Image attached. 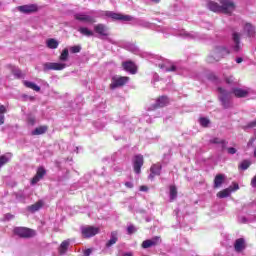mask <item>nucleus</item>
<instances>
[{
    "instance_id": "47",
    "label": "nucleus",
    "mask_w": 256,
    "mask_h": 256,
    "mask_svg": "<svg viewBox=\"0 0 256 256\" xmlns=\"http://www.w3.org/2000/svg\"><path fill=\"white\" fill-rule=\"evenodd\" d=\"M226 83H233V77L227 78Z\"/></svg>"
},
{
    "instance_id": "9",
    "label": "nucleus",
    "mask_w": 256,
    "mask_h": 256,
    "mask_svg": "<svg viewBox=\"0 0 256 256\" xmlns=\"http://www.w3.org/2000/svg\"><path fill=\"white\" fill-rule=\"evenodd\" d=\"M161 243V237L155 236L151 239L142 242V249H149V247H155Z\"/></svg>"
},
{
    "instance_id": "13",
    "label": "nucleus",
    "mask_w": 256,
    "mask_h": 256,
    "mask_svg": "<svg viewBox=\"0 0 256 256\" xmlns=\"http://www.w3.org/2000/svg\"><path fill=\"white\" fill-rule=\"evenodd\" d=\"M122 65H123L124 71L131 73V75H135V73H137V66L135 65V63L128 61V62H124Z\"/></svg>"
},
{
    "instance_id": "3",
    "label": "nucleus",
    "mask_w": 256,
    "mask_h": 256,
    "mask_svg": "<svg viewBox=\"0 0 256 256\" xmlns=\"http://www.w3.org/2000/svg\"><path fill=\"white\" fill-rule=\"evenodd\" d=\"M229 49H227L226 47H218L215 49L213 56H210L208 58V62L209 63H215V61H221V59H223V57H227V55H229Z\"/></svg>"
},
{
    "instance_id": "26",
    "label": "nucleus",
    "mask_w": 256,
    "mask_h": 256,
    "mask_svg": "<svg viewBox=\"0 0 256 256\" xmlns=\"http://www.w3.org/2000/svg\"><path fill=\"white\" fill-rule=\"evenodd\" d=\"M25 87H28V89H33V91H41V88L37 86V84L29 81H24Z\"/></svg>"
},
{
    "instance_id": "5",
    "label": "nucleus",
    "mask_w": 256,
    "mask_h": 256,
    "mask_svg": "<svg viewBox=\"0 0 256 256\" xmlns=\"http://www.w3.org/2000/svg\"><path fill=\"white\" fill-rule=\"evenodd\" d=\"M67 67L65 63L47 62L44 64V71H63Z\"/></svg>"
},
{
    "instance_id": "48",
    "label": "nucleus",
    "mask_w": 256,
    "mask_h": 256,
    "mask_svg": "<svg viewBox=\"0 0 256 256\" xmlns=\"http://www.w3.org/2000/svg\"><path fill=\"white\" fill-rule=\"evenodd\" d=\"M147 189H148L147 186H141L140 187V191H147Z\"/></svg>"
},
{
    "instance_id": "27",
    "label": "nucleus",
    "mask_w": 256,
    "mask_h": 256,
    "mask_svg": "<svg viewBox=\"0 0 256 256\" xmlns=\"http://www.w3.org/2000/svg\"><path fill=\"white\" fill-rule=\"evenodd\" d=\"M235 97H247V90L236 88L233 91Z\"/></svg>"
},
{
    "instance_id": "25",
    "label": "nucleus",
    "mask_w": 256,
    "mask_h": 256,
    "mask_svg": "<svg viewBox=\"0 0 256 256\" xmlns=\"http://www.w3.org/2000/svg\"><path fill=\"white\" fill-rule=\"evenodd\" d=\"M41 207H43V201L40 200L38 202H36L35 204L29 206V211H31L32 213H35V211H39V209H41Z\"/></svg>"
},
{
    "instance_id": "24",
    "label": "nucleus",
    "mask_w": 256,
    "mask_h": 256,
    "mask_svg": "<svg viewBox=\"0 0 256 256\" xmlns=\"http://www.w3.org/2000/svg\"><path fill=\"white\" fill-rule=\"evenodd\" d=\"M78 31L79 33H81V35H84L85 37H93L94 35L93 31L89 30V28L87 27H80Z\"/></svg>"
},
{
    "instance_id": "41",
    "label": "nucleus",
    "mask_w": 256,
    "mask_h": 256,
    "mask_svg": "<svg viewBox=\"0 0 256 256\" xmlns=\"http://www.w3.org/2000/svg\"><path fill=\"white\" fill-rule=\"evenodd\" d=\"M228 153L230 155H235V153H237V149L233 148V147H230L228 148Z\"/></svg>"
},
{
    "instance_id": "38",
    "label": "nucleus",
    "mask_w": 256,
    "mask_h": 256,
    "mask_svg": "<svg viewBox=\"0 0 256 256\" xmlns=\"http://www.w3.org/2000/svg\"><path fill=\"white\" fill-rule=\"evenodd\" d=\"M200 125H202V127H207V125H209V119L200 118Z\"/></svg>"
},
{
    "instance_id": "18",
    "label": "nucleus",
    "mask_w": 256,
    "mask_h": 256,
    "mask_svg": "<svg viewBox=\"0 0 256 256\" xmlns=\"http://www.w3.org/2000/svg\"><path fill=\"white\" fill-rule=\"evenodd\" d=\"M168 103H169V98H167V96H161L156 100L154 109H156V107H165V105H167Z\"/></svg>"
},
{
    "instance_id": "19",
    "label": "nucleus",
    "mask_w": 256,
    "mask_h": 256,
    "mask_svg": "<svg viewBox=\"0 0 256 256\" xmlns=\"http://www.w3.org/2000/svg\"><path fill=\"white\" fill-rule=\"evenodd\" d=\"M151 174L149 175V179H153L155 175H161V166L159 164H154L150 168Z\"/></svg>"
},
{
    "instance_id": "17",
    "label": "nucleus",
    "mask_w": 256,
    "mask_h": 256,
    "mask_svg": "<svg viewBox=\"0 0 256 256\" xmlns=\"http://www.w3.org/2000/svg\"><path fill=\"white\" fill-rule=\"evenodd\" d=\"M70 242L69 240H64L60 247L58 248L59 255H65L67 253V250L69 249Z\"/></svg>"
},
{
    "instance_id": "8",
    "label": "nucleus",
    "mask_w": 256,
    "mask_h": 256,
    "mask_svg": "<svg viewBox=\"0 0 256 256\" xmlns=\"http://www.w3.org/2000/svg\"><path fill=\"white\" fill-rule=\"evenodd\" d=\"M238 189H239V184L233 183V186H230V187L218 192L217 197H219V199H225V197H229V195H231V193H233V191H238Z\"/></svg>"
},
{
    "instance_id": "16",
    "label": "nucleus",
    "mask_w": 256,
    "mask_h": 256,
    "mask_svg": "<svg viewBox=\"0 0 256 256\" xmlns=\"http://www.w3.org/2000/svg\"><path fill=\"white\" fill-rule=\"evenodd\" d=\"M244 33H246L247 37H255V27L251 23H245Z\"/></svg>"
},
{
    "instance_id": "15",
    "label": "nucleus",
    "mask_w": 256,
    "mask_h": 256,
    "mask_svg": "<svg viewBox=\"0 0 256 256\" xmlns=\"http://www.w3.org/2000/svg\"><path fill=\"white\" fill-rule=\"evenodd\" d=\"M45 173H46L45 168L43 167L38 168L36 175L32 178L31 184L35 185L39 183V181L43 179V176L45 175Z\"/></svg>"
},
{
    "instance_id": "2",
    "label": "nucleus",
    "mask_w": 256,
    "mask_h": 256,
    "mask_svg": "<svg viewBox=\"0 0 256 256\" xmlns=\"http://www.w3.org/2000/svg\"><path fill=\"white\" fill-rule=\"evenodd\" d=\"M220 3L222 6H219L217 2H209L208 9L214 13H225L226 15H230L235 10V4L231 0H220Z\"/></svg>"
},
{
    "instance_id": "1",
    "label": "nucleus",
    "mask_w": 256,
    "mask_h": 256,
    "mask_svg": "<svg viewBox=\"0 0 256 256\" xmlns=\"http://www.w3.org/2000/svg\"><path fill=\"white\" fill-rule=\"evenodd\" d=\"M96 17H110V19H114V21H133V18L129 15H123L111 11H105V12H98L91 11L88 13H77L74 15V19L77 21H81L82 23H95V16Z\"/></svg>"
},
{
    "instance_id": "51",
    "label": "nucleus",
    "mask_w": 256,
    "mask_h": 256,
    "mask_svg": "<svg viewBox=\"0 0 256 256\" xmlns=\"http://www.w3.org/2000/svg\"><path fill=\"white\" fill-rule=\"evenodd\" d=\"M153 3H159L161 0H152Z\"/></svg>"
},
{
    "instance_id": "6",
    "label": "nucleus",
    "mask_w": 256,
    "mask_h": 256,
    "mask_svg": "<svg viewBox=\"0 0 256 256\" xmlns=\"http://www.w3.org/2000/svg\"><path fill=\"white\" fill-rule=\"evenodd\" d=\"M82 237L89 239L99 233V228L93 226H83L81 228Z\"/></svg>"
},
{
    "instance_id": "12",
    "label": "nucleus",
    "mask_w": 256,
    "mask_h": 256,
    "mask_svg": "<svg viewBox=\"0 0 256 256\" xmlns=\"http://www.w3.org/2000/svg\"><path fill=\"white\" fill-rule=\"evenodd\" d=\"M94 31H95V33H97L98 35H101L102 37H107V35H109L107 26H105L103 24L95 25Z\"/></svg>"
},
{
    "instance_id": "35",
    "label": "nucleus",
    "mask_w": 256,
    "mask_h": 256,
    "mask_svg": "<svg viewBox=\"0 0 256 256\" xmlns=\"http://www.w3.org/2000/svg\"><path fill=\"white\" fill-rule=\"evenodd\" d=\"M210 143H214L215 145H222V147L225 145V140L219 139V138H213L210 140Z\"/></svg>"
},
{
    "instance_id": "46",
    "label": "nucleus",
    "mask_w": 256,
    "mask_h": 256,
    "mask_svg": "<svg viewBox=\"0 0 256 256\" xmlns=\"http://www.w3.org/2000/svg\"><path fill=\"white\" fill-rule=\"evenodd\" d=\"M89 255H91V249L85 250L83 256H89Z\"/></svg>"
},
{
    "instance_id": "11",
    "label": "nucleus",
    "mask_w": 256,
    "mask_h": 256,
    "mask_svg": "<svg viewBox=\"0 0 256 256\" xmlns=\"http://www.w3.org/2000/svg\"><path fill=\"white\" fill-rule=\"evenodd\" d=\"M38 7L35 4H29V5H23V6H18L17 10L20 11V13H35L37 11Z\"/></svg>"
},
{
    "instance_id": "36",
    "label": "nucleus",
    "mask_w": 256,
    "mask_h": 256,
    "mask_svg": "<svg viewBox=\"0 0 256 256\" xmlns=\"http://www.w3.org/2000/svg\"><path fill=\"white\" fill-rule=\"evenodd\" d=\"M81 51V46H72L70 47V52L71 53H80Z\"/></svg>"
},
{
    "instance_id": "29",
    "label": "nucleus",
    "mask_w": 256,
    "mask_h": 256,
    "mask_svg": "<svg viewBox=\"0 0 256 256\" xmlns=\"http://www.w3.org/2000/svg\"><path fill=\"white\" fill-rule=\"evenodd\" d=\"M115 243H117V232H112L111 238L107 242L106 247H111V246L115 245Z\"/></svg>"
},
{
    "instance_id": "28",
    "label": "nucleus",
    "mask_w": 256,
    "mask_h": 256,
    "mask_svg": "<svg viewBox=\"0 0 256 256\" xmlns=\"http://www.w3.org/2000/svg\"><path fill=\"white\" fill-rule=\"evenodd\" d=\"M47 133V126H40L32 131V135H43Z\"/></svg>"
},
{
    "instance_id": "10",
    "label": "nucleus",
    "mask_w": 256,
    "mask_h": 256,
    "mask_svg": "<svg viewBox=\"0 0 256 256\" xmlns=\"http://www.w3.org/2000/svg\"><path fill=\"white\" fill-rule=\"evenodd\" d=\"M133 167L135 173L139 175L141 173V167H143V156L142 155H136L133 160Z\"/></svg>"
},
{
    "instance_id": "32",
    "label": "nucleus",
    "mask_w": 256,
    "mask_h": 256,
    "mask_svg": "<svg viewBox=\"0 0 256 256\" xmlns=\"http://www.w3.org/2000/svg\"><path fill=\"white\" fill-rule=\"evenodd\" d=\"M233 41L235 43L234 51H239L240 47H239V34L238 33L233 34Z\"/></svg>"
},
{
    "instance_id": "49",
    "label": "nucleus",
    "mask_w": 256,
    "mask_h": 256,
    "mask_svg": "<svg viewBox=\"0 0 256 256\" xmlns=\"http://www.w3.org/2000/svg\"><path fill=\"white\" fill-rule=\"evenodd\" d=\"M236 63H243V58H237Z\"/></svg>"
},
{
    "instance_id": "23",
    "label": "nucleus",
    "mask_w": 256,
    "mask_h": 256,
    "mask_svg": "<svg viewBox=\"0 0 256 256\" xmlns=\"http://www.w3.org/2000/svg\"><path fill=\"white\" fill-rule=\"evenodd\" d=\"M46 46L48 47V49H57V47H59V41L50 38L46 41Z\"/></svg>"
},
{
    "instance_id": "14",
    "label": "nucleus",
    "mask_w": 256,
    "mask_h": 256,
    "mask_svg": "<svg viewBox=\"0 0 256 256\" xmlns=\"http://www.w3.org/2000/svg\"><path fill=\"white\" fill-rule=\"evenodd\" d=\"M220 93V101L224 107H229V94L223 88L218 89Z\"/></svg>"
},
{
    "instance_id": "30",
    "label": "nucleus",
    "mask_w": 256,
    "mask_h": 256,
    "mask_svg": "<svg viewBox=\"0 0 256 256\" xmlns=\"http://www.w3.org/2000/svg\"><path fill=\"white\" fill-rule=\"evenodd\" d=\"M11 153H6L1 156V165H5V163H9L11 161Z\"/></svg>"
},
{
    "instance_id": "52",
    "label": "nucleus",
    "mask_w": 256,
    "mask_h": 256,
    "mask_svg": "<svg viewBox=\"0 0 256 256\" xmlns=\"http://www.w3.org/2000/svg\"><path fill=\"white\" fill-rule=\"evenodd\" d=\"M254 157H256V148H255V150H254Z\"/></svg>"
},
{
    "instance_id": "42",
    "label": "nucleus",
    "mask_w": 256,
    "mask_h": 256,
    "mask_svg": "<svg viewBox=\"0 0 256 256\" xmlns=\"http://www.w3.org/2000/svg\"><path fill=\"white\" fill-rule=\"evenodd\" d=\"M11 219H13V215L11 214H6L4 217V221H11Z\"/></svg>"
},
{
    "instance_id": "7",
    "label": "nucleus",
    "mask_w": 256,
    "mask_h": 256,
    "mask_svg": "<svg viewBox=\"0 0 256 256\" xmlns=\"http://www.w3.org/2000/svg\"><path fill=\"white\" fill-rule=\"evenodd\" d=\"M15 235L19 237H35V232L32 229L25 227H17L14 229Z\"/></svg>"
},
{
    "instance_id": "33",
    "label": "nucleus",
    "mask_w": 256,
    "mask_h": 256,
    "mask_svg": "<svg viewBox=\"0 0 256 256\" xmlns=\"http://www.w3.org/2000/svg\"><path fill=\"white\" fill-rule=\"evenodd\" d=\"M170 199L171 201H174V199H177V187L170 186Z\"/></svg>"
},
{
    "instance_id": "31",
    "label": "nucleus",
    "mask_w": 256,
    "mask_h": 256,
    "mask_svg": "<svg viewBox=\"0 0 256 256\" xmlns=\"http://www.w3.org/2000/svg\"><path fill=\"white\" fill-rule=\"evenodd\" d=\"M60 61H67L69 59V49L65 48L60 57H59Z\"/></svg>"
},
{
    "instance_id": "22",
    "label": "nucleus",
    "mask_w": 256,
    "mask_h": 256,
    "mask_svg": "<svg viewBox=\"0 0 256 256\" xmlns=\"http://www.w3.org/2000/svg\"><path fill=\"white\" fill-rule=\"evenodd\" d=\"M223 181H225V176L223 174L216 175L214 179V187L215 188L220 187L221 185H223Z\"/></svg>"
},
{
    "instance_id": "20",
    "label": "nucleus",
    "mask_w": 256,
    "mask_h": 256,
    "mask_svg": "<svg viewBox=\"0 0 256 256\" xmlns=\"http://www.w3.org/2000/svg\"><path fill=\"white\" fill-rule=\"evenodd\" d=\"M180 37H184V39H197L199 36H197V33L195 32H186L185 30H181L178 34Z\"/></svg>"
},
{
    "instance_id": "43",
    "label": "nucleus",
    "mask_w": 256,
    "mask_h": 256,
    "mask_svg": "<svg viewBox=\"0 0 256 256\" xmlns=\"http://www.w3.org/2000/svg\"><path fill=\"white\" fill-rule=\"evenodd\" d=\"M130 51H132V53H137V51H139V49L136 48L135 45H131V46H130Z\"/></svg>"
},
{
    "instance_id": "37",
    "label": "nucleus",
    "mask_w": 256,
    "mask_h": 256,
    "mask_svg": "<svg viewBox=\"0 0 256 256\" xmlns=\"http://www.w3.org/2000/svg\"><path fill=\"white\" fill-rule=\"evenodd\" d=\"M12 73L17 78L21 77V75H22L21 70H19V68H13Z\"/></svg>"
},
{
    "instance_id": "4",
    "label": "nucleus",
    "mask_w": 256,
    "mask_h": 256,
    "mask_svg": "<svg viewBox=\"0 0 256 256\" xmlns=\"http://www.w3.org/2000/svg\"><path fill=\"white\" fill-rule=\"evenodd\" d=\"M129 82V77L127 76H114L112 77V82L110 84L111 89H117V87H123Z\"/></svg>"
},
{
    "instance_id": "44",
    "label": "nucleus",
    "mask_w": 256,
    "mask_h": 256,
    "mask_svg": "<svg viewBox=\"0 0 256 256\" xmlns=\"http://www.w3.org/2000/svg\"><path fill=\"white\" fill-rule=\"evenodd\" d=\"M125 187H128V189H133V183L132 182H126Z\"/></svg>"
},
{
    "instance_id": "21",
    "label": "nucleus",
    "mask_w": 256,
    "mask_h": 256,
    "mask_svg": "<svg viewBox=\"0 0 256 256\" xmlns=\"http://www.w3.org/2000/svg\"><path fill=\"white\" fill-rule=\"evenodd\" d=\"M235 251L241 252L245 249V240L243 238H239L236 240L234 244Z\"/></svg>"
},
{
    "instance_id": "40",
    "label": "nucleus",
    "mask_w": 256,
    "mask_h": 256,
    "mask_svg": "<svg viewBox=\"0 0 256 256\" xmlns=\"http://www.w3.org/2000/svg\"><path fill=\"white\" fill-rule=\"evenodd\" d=\"M127 231L129 233V235H131V234L135 233V231H137V228H135V226H133V225H130V226H128Z\"/></svg>"
},
{
    "instance_id": "45",
    "label": "nucleus",
    "mask_w": 256,
    "mask_h": 256,
    "mask_svg": "<svg viewBox=\"0 0 256 256\" xmlns=\"http://www.w3.org/2000/svg\"><path fill=\"white\" fill-rule=\"evenodd\" d=\"M251 185L252 187H256V175L252 178Z\"/></svg>"
},
{
    "instance_id": "39",
    "label": "nucleus",
    "mask_w": 256,
    "mask_h": 256,
    "mask_svg": "<svg viewBox=\"0 0 256 256\" xmlns=\"http://www.w3.org/2000/svg\"><path fill=\"white\" fill-rule=\"evenodd\" d=\"M161 69H165V71H175V65H172L171 68L167 67V65H160Z\"/></svg>"
},
{
    "instance_id": "50",
    "label": "nucleus",
    "mask_w": 256,
    "mask_h": 256,
    "mask_svg": "<svg viewBox=\"0 0 256 256\" xmlns=\"http://www.w3.org/2000/svg\"><path fill=\"white\" fill-rule=\"evenodd\" d=\"M1 113H5V106H1Z\"/></svg>"
},
{
    "instance_id": "34",
    "label": "nucleus",
    "mask_w": 256,
    "mask_h": 256,
    "mask_svg": "<svg viewBox=\"0 0 256 256\" xmlns=\"http://www.w3.org/2000/svg\"><path fill=\"white\" fill-rule=\"evenodd\" d=\"M250 166H251V162L249 160H244L240 164V169H243V171H245V170L249 169Z\"/></svg>"
}]
</instances>
